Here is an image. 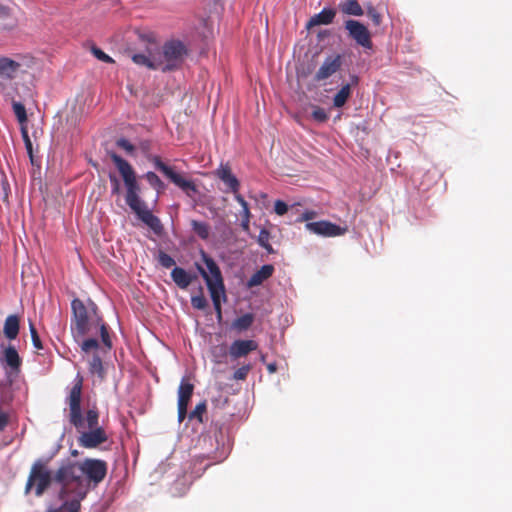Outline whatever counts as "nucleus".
I'll use <instances>...</instances> for the list:
<instances>
[{
	"instance_id": "obj_51",
	"label": "nucleus",
	"mask_w": 512,
	"mask_h": 512,
	"mask_svg": "<svg viewBox=\"0 0 512 512\" xmlns=\"http://www.w3.org/2000/svg\"><path fill=\"white\" fill-rule=\"evenodd\" d=\"M8 15H9L8 8L0 4V18H5Z\"/></svg>"
},
{
	"instance_id": "obj_31",
	"label": "nucleus",
	"mask_w": 512,
	"mask_h": 512,
	"mask_svg": "<svg viewBox=\"0 0 512 512\" xmlns=\"http://www.w3.org/2000/svg\"><path fill=\"white\" fill-rule=\"evenodd\" d=\"M12 108L17 117V120L19 121V123L22 126H24V124L27 121V114H26V109H25L24 105L21 104L20 102L13 101Z\"/></svg>"
},
{
	"instance_id": "obj_10",
	"label": "nucleus",
	"mask_w": 512,
	"mask_h": 512,
	"mask_svg": "<svg viewBox=\"0 0 512 512\" xmlns=\"http://www.w3.org/2000/svg\"><path fill=\"white\" fill-rule=\"evenodd\" d=\"M153 163L159 171H161L165 176H167L175 185H177L181 189L185 191L196 190L195 185L191 181L184 179L181 175L174 172L172 168L163 163L158 157H155L153 159Z\"/></svg>"
},
{
	"instance_id": "obj_19",
	"label": "nucleus",
	"mask_w": 512,
	"mask_h": 512,
	"mask_svg": "<svg viewBox=\"0 0 512 512\" xmlns=\"http://www.w3.org/2000/svg\"><path fill=\"white\" fill-rule=\"evenodd\" d=\"M274 272V267L271 264L263 265L257 270L248 280L247 286L249 288L261 285L265 280L270 278Z\"/></svg>"
},
{
	"instance_id": "obj_15",
	"label": "nucleus",
	"mask_w": 512,
	"mask_h": 512,
	"mask_svg": "<svg viewBox=\"0 0 512 512\" xmlns=\"http://www.w3.org/2000/svg\"><path fill=\"white\" fill-rule=\"evenodd\" d=\"M258 344L254 340H236L229 347V355L233 359H238L255 351Z\"/></svg>"
},
{
	"instance_id": "obj_40",
	"label": "nucleus",
	"mask_w": 512,
	"mask_h": 512,
	"mask_svg": "<svg viewBox=\"0 0 512 512\" xmlns=\"http://www.w3.org/2000/svg\"><path fill=\"white\" fill-rule=\"evenodd\" d=\"M250 370H251L250 365L242 366L234 372L233 378L235 380H244L247 377Z\"/></svg>"
},
{
	"instance_id": "obj_50",
	"label": "nucleus",
	"mask_w": 512,
	"mask_h": 512,
	"mask_svg": "<svg viewBox=\"0 0 512 512\" xmlns=\"http://www.w3.org/2000/svg\"><path fill=\"white\" fill-rule=\"evenodd\" d=\"M250 218H242L241 227L244 231H249Z\"/></svg>"
},
{
	"instance_id": "obj_39",
	"label": "nucleus",
	"mask_w": 512,
	"mask_h": 512,
	"mask_svg": "<svg viewBox=\"0 0 512 512\" xmlns=\"http://www.w3.org/2000/svg\"><path fill=\"white\" fill-rule=\"evenodd\" d=\"M93 55L100 61L106 62V63H112L113 59L107 55L105 52H103L101 49L93 47L92 48Z\"/></svg>"
},
{
	"instance_id": "obj_44",
	"label": "nucleus",
	"mask_w": 512,
	"mask_h": 512,
	"mask_svg": "<svg viewBox=\"0 0 512 512\" xmlns=\"http://www.w3.org/2000/svg\"><path fill=\"white\" fill-rule=\"evenodd\" d=\"M117 146L125 150L127 153L132 154L135 150L134 146L126 139L121 138L117 141Z\"/></svg>"
},
{
	"instance_id": "obj_41",
	"label": "nucleus",
	"mask_w": 512,
	"mask_h": 512,
	"mask_svg": "<svg viewBox=\"0 0 512 512\" xmlns=\"http://www.w3.org/2000/svg\"><path fill=\"white\" fill-rule=\"evenodd\" d=\"M367 15L376 26L380 25L381 15L372 6L367 7Z\"/></svg>"
},
{
	"instance_id": "obj_25",
	"label": "nucleus",
	"mask_w": 512,
	"mask_h": 512,
	"mask_svg": "<svg viewBox=\"0 0 512 512\" xmlns=\"http://www.w3.org/2000/svg\"><path fill=\"white\" fill-rule=\"evenodd\" d=\"M132 61L140 66H145L149 69L158 70V62H157V55L151 57H148L144 54H134L132 56Z\"/></svg>"
},
{
	"instance_id": "obj_49",
	"label": "nucleus",
	"mask_w": 512,
	"mask_h": 512,
	"mask_svg": "<svg viewBox=\"0 0 512 512\" xmlns=\"http://www.w3.org/2000/svg\"><path fill=\"white\" fill-rule=\"evenodd\" d=\"M216 350H217V348H215V350L213 352L214 353V357H215V361L220 363L221 362L220 357H225L226 356V349L224 347H221L219 354H216Z\"/></svg>"
},
{
	"instance_id": "obj_14",
	"label": "nucleus",
	"mask_w": 512,
	"mask_h": 512,
	"mask_svg": "<svg viewBox=\"0 0 512 512\" xmlns=\"http://www.w3.org/2000/svg\"><path fill=\"white\" fill-rule=\"evenodd\" d=\"M71 306L73 311V319L71 325H78V327L82 330L84 321L93 316V311H95V308L92 307L91 310H88L83 302L79 299H74Z\"/></svg>"
},
{
	"instance_id": "obj_6",
	"label": "nucleus",
	"mask_w": 512,
	"mask_h": 512,
	"mask_svg": "<svg viewBox=\"0 0 512 512\" xmlns=\"http://www.w3.org/2000/svg\"><path fill=\"white\" fill-rule=\"evenodd\" d=\"M187 54L185 45L178 40L167 42L157 54L158 70L169 71L177 68Z\"/></svg>"
},
{
	"instance_id": "obj_28",
	"label": "nucleus",
	"mask_w": 512,
	"mask_h": 512,
	"mask_svg": "<svg viewBox=\"0 0 512 512\" xmlns=\"http://www.w3.org/2000/svg\"><path fill=\"white\" fill-rule=\"evenodd\" d=\"M253 321H254V317L252 314H245V315L237 318L233 322V328H235L239 331H244L252 325Z\"/></svg>"
},
{
	"instance_id": "obj_47",
	"label": "nucleus",
	"mask_w": 512,
	"mask_h": 512,
	"mask_svg": "<svg viewBox=\"0 0 512 512\" xmlns=\"http://www.w3.org/2000/svg\"><path fill=\"white\" fill-rule=\"evenodd\" d=\"M187 406L188 404L181 405V403H178V419L180 422H182L186 417Z\"/></svg>"
},
{
	"instance_id": "obj_3",
	"label": "nucleus",
	"mask_w": 512,
	"mask_h": 512,
	"mask_svg": "<svg viewBox=\"0 0 512 512\" xmlns=\"http://www.w3.org/2000/svg\"><path fill=\"white\" fill-rule=\"evenodd\" d=\"M110 158L117 167L126 187V203L131 210L149 226L153 231L159 232L162 228L160 220L154 216L144 201L141 200L140 186L137 182L135 171L132 166L114 152L109 153Z\"/></svg>"
},
{
	"instance_id": "obj_18",
	"label": "nucleus",
	"mask_w": 512,
	"mask_h": 512,
	"mask_svg": "<svg viewBox=\"0 0 512 512\" xmlns=\"http://www.w3.org/2000/svg\"><path fill=\"white\" fill-rule=\"evenodd\" d=\"M99 336H86L82 338L79 342H77L85 354L92 353L93 355H97L98 351L102 349L108 350L102 343V340L99 341Z\"/></svg>"
},
{
	"instance_id": "obj_16",
	"label": "nucleus",
	"mask_w": 512,
	"mask_h": 512,
	"mask_svg": "<svg viewBox=\"0 0 512 512\" xmlns=\"http://www.w3.org/2000/svg\"><path fill=\"white\" fill-rule=\"evenodd\" d=\"M215 175L227 185V187L236 195L239 194L238 190L240 183L235 175L231 172L228 164H221L215 171Z\"/></svg>"
},
{
	"instance_id": "obj_43",
	"label": "nucleus",
	"mask_w": 512,
	"mask_h": 512,
	"mask_svg": "<svg viewBox=\"0 0 512 512\" xmlns=\"http://www.w3.org/2000/svg\"><path fill=\"white\" fill-rule=\"evenodd\" d=\"M274 210L277 215L282 216L287 213L288 205L282 200H277L275 201Z\"/></svg>"
},
{
	"instance_id": "obj_33",
	"label": "nucleus",
	"mask_w": 512,
	"mask_h": 512,
	"mask_svg": "<svg viewBox=\"0 0 512 512\" xmlns=\"http://www.w3.org/2000/svg\"><path fill=\"white\" fill-rule=\"evenodd\" d=\"M270 233L266 229H262L258 235V243L261 247L266 249L269 253L272 252V247L269 244Z\"/></svg>"
},
{
	"instance_id": "obj_27",
	"label": "nucleus",
	"mask_w": 512,
	"mask_h": 512,
	"mask_svg": "<svg viewBox=\"0 0 512 512\" xmlns=\"http://www.w3.org/2000/svg\"><path fill=\"white\" fill-rule=\"evenodd\" d=\"M4 359L8 366L17 369L20 366L21 360L18 352L13 346H9L4 351Z\"/></svg>"
},
{
	"instance_id": "obj_8",
	"label": "nucleus",
	"mask_w": 512,
	"mask_h": 512,
	"mask_svg": "<svg viewBox=\"0 0 512 512\" xmlns=\"http://www.w3.org/2000/svg\"><path fill=\"white\" fill-rule=\"evenodd\" d=\"M345 28L357 44L364 48L372 47L370 33L362 23L356 20H348L345 22Z\"/></svg>"
},
{
	"instance_id": "obj_32",
	"label": "nucleus",
	"mask_w": 512,
	"mask_h": 512,
	"mask_svg": "<svg viewBox=\"0 0 512 512\" xmlns=\"http://www.w3.org/2000/svg\"><path fill=\"white\" fill-rule=\"evenodd\" d=\"M311 117L314 121L317 123H324L328 119V114L326 111L319 107V106H313V111L311 113Z\"/></svg>"
},
{
	"instance_id": "obj_48",
	"label": "nucleus",
	"mask_w": 512,
	"mask_h": 512,
	"mask_svg": "<svg viewBox=\"0 0 512 512\" xmlns=\"http://www.w3.org/2000/svg\"><path fill=\"white\" fill-rule=\"evenodd\" d=\"M8 423V416L0 411V431H2Z\"/></svg>"
},
{
	"instance_id": "obj_38",
	"label": "nucleus",
	"mask_w": 512,
	"mask_h": 512,
	"mask_svg": "<svg viewBox=\"0 0 512 512\" xmlns=\"http://www.w3.org/2000/svg\"><path fill=\"white\" fill-rule=\"evenodd\" d=\"M29 328H30V334H31L33 346L38 350L42 349V343H41V340L37 333L36 328L34 327V325L32 323H30Z\"/></svg>"
},
{
	"instance_id": "obj_34",
	"label": "nucleus",
	"mask_w": 512,
	"mask_h": 512,
	"mask_svg": "<svg viewBox=\"0 0 512 512\" xmlns=\"http://www.w3.org/2000/svg\"><path fill=\"white\" fill-rule=\"evenodd\" d=\"M149 184L158 191L164 189V184L154 172H147L145 175Z\"/></svg>"
},
{
	"instance_id": "obj_35",
	"label": "nucleus",
	"mask_w": 512,
	"mask_h": 512,
	"mask_svg": "<svg viewBox=\"0 0 512 512\" xmlns=\"http://www.w3.org/2000/svg\"><path fill=\"white\" fill-rule=\"evenodd\" d=\"M191 304L194 308H196L198 310H203L206 308L207 300L205 299V297L202 294V289H200L199 295H195V296L191 297Z\"/></svg>"
},
{
	"instance_id": "obj_2",
	"label": "nucleus",
	"mask_w": 512,
	"mask_h": 512,
	"mask_svg": "<svg viewBox=\"0 0 512 512\" xmlns=\"http://www.w3.org/2000/svg\"><path fill=\"white\" fill-rule=\"evenodd\" d=\"M83 379L79 375L75 378L66 402L69 406V421L80 434L78 443L81 447L92 449L105 443L108 435L99 425V412L92 407L85 414L81 410Z\"/></svg>"
},
{
	"instance_id": "obj_46",
	"label": "nucleus",
	"mask_w": 512,
	"mask_h": 512,
	"mask_svg": "<svg viewBox=\"0 0 512 512\" xmlns=\"http://www.w3.org/2000/svg\"><path fill=\"white\" fill-rule=\"evenodd\" d=\"M110 181L112 183V193L118 194L120 192V182L116 176L110 175Z\"/></svg>"
},
{
	"instance_id": "obj_22",
	"label": "nucleus",
	"mask_w": 512,
	"mask_h": 512,
	"mask_svg": "<svg viewBox=\"0 0 512 512\" xmlns=\"http://www.w3.org/2000/svg\"><path fill=\"white\" fill-rule=\"evenodd\" d=\"M4 335L12 340L15 339L19 332V320L17 316L10 315L6 318L3 329Z\"/></svg>"
},
{
	"instance_id": "obj_20",
	"label": "nucleus",
	"mask_w": 512,
	"mask_h": 512,
	"mask_svg": "<svg viewBox=\"0 0 512 512\" xmlns=\"http://www.w3.org/2000/svg\"><path fill=\"white\" fill-rule=\"evenodd\" d=\"M171 277L175 284L181 289H186L195 278L194 275L188 273L186 270L180 267H175L172 270Z\"/></svg>"
},
{
	"instance_id": "obj_37",
	"label": "nucleus",
	"mask_w": 512,
	"mask_h": 512,
	"mask_svg": "<svg viewBox=\"0 0 512 512\" xmlns=\"http://www.w3.org/2000/svg\"><path fill=\"white\" fill-rule=\"evenodd\" d=\"M158 261L165 268H170L175 265V260L170 255L164 252L159 253Z\"/></svg>"
},
{
	"instance_id": "obj_29",
	"label": "nucleus",
	"mask_w": 512,
	"mask_h": 512,
	"mask_svg": "<svg viewBox=\"0 0 512 512\" xmlns=\"http://www.w3.org/2000/svg\"><path fill=\"white\" fill-rule=\"evenodd\" d=\"M191 227L193 231L202 239H207L209 237L210 228L209 225L204 222H199L196 220L191 221Z\"/></svg>"
},
{
	"instance_id": "obj_4",
	"label": "nucleus",
	"mask_w": 512,
	"mask_h": 512,
	"mask_svg": "<svg viewBox=\"0 0 512 512\" xmlns=\"http://www.w3.org/2000/svg\"><path fill=\"white\" fill-rule=\"evenodd\" d=\"M202 259L206 265L207 270L203 269L201 266H198V270L206 282L211 299L213 301L214 309L218 319L220 320L222 316L221 302L226 301L225 287L221 271L216 262L207 254L202 253Z\"/></svg>"
},
{
	"instance_id": "obj_53",
	"label": "nucleus",
	"mask_w": 512,
	"mask_h": 512,
	"mask_svg": "<svg viewBox=\"0 0 512 512\" xmlns=\"http://www.w3.org/2000/svg\"><path fill=\"white\" fill-rule=\"evenodd\" d=\"M269 372L273 373L276 371V365L275 364H269L268 365Z\"/></svg>"
},
{
	"instance_id": "obj_13",
	"label": "nucleus",
	"mask_w": 512,
	"mask_h": 512,
	"mask_svg": "<svg viewBox=\"0 0 512 512\" xmlns=\"http://www.w3.org/2000/svg\"><path fill=\"white\" fill-rule=\"evenodd\" d=\"M342 61L340 55L327 57L315 73L316 81H323L334 75L341 67Z\"/></svg>"
},
{
	"instance_id": "obj_9",
	"label": "nucleus",
	"mask_w": 512,
	"mask_h": 512,
	"mask_svg": "<svg viewBox=\"0 0 512 512\" xmlns=\"http://www.w3.org/2000/svg\"><path fill=\"white\" fill-rule=\"evenodd\" d=\"M305 227L311 233L325 237L340 236L347 231L346 228H342L328 221L309 222Z\"/></svg>"
},
{
	"instance_id": "obj_1",
	"label": "nucleus",
	"mask_w": 512,
	"mask_h": 512,
	"mask_svg": "<svg viewBox=\"0 0 512 512\" xmlns=\"http://www.w3.org/2000/svg\"><path fill=\"white\" fill-rule=\"evenodd\" d=\"M106 475V464L97 459L68 463L58 469L55 481L59 484V498L62 504L48 512H79L90 483L98 484Z\"/></svg>"
},
{
	"instance_id": "obj_42",
	"label": "nucleus",
	"mask_w": 512,
	"mask_h": 512,
	"mask_svg": "<svg viewBox=\"0 0 512 512\" xmlns=\"http://www.w3.org/2000/svg\"><path fill=\"white\" fill-rule=\"evenodd\" d=\"M205 410H206L205 403L198 404L194 408V410L191 412L190 418H197L200 422H202V414L205 412Z\"/></svg>"
},
{
	"instance_id": "obj_12",
	"label": "nucleus",
	"mask_w": 512,
	"mask_h": 512,
	"mask_svg": "<svg viewBox=\"0 0 512 512\" xmlns=\"http://www.w3.org/2000/svg\"><path fill=\"white\" fill-rule=\"evenodd\" d=\"M153 163L159 171H161L165 176H167L175 185H177L181 189L185 191L196 190L195 185L191 181L184 179L181 175L174 172L172 168L163 163L158 157H155L153 159Z\"/></svg>"
},
{
	"instance_id": "obj_36",
	"label": "nucleus",
	"mask_w": 512,
	"mask_h": 512,
	"mask_svg": "<svg viewBox=\"0 0 512 512\" xmlns=\"http://www.w3.org/2000/svg\"><path fill=\"white\" fill-rule=\"evenodd\" d=\"M235 199L242 207V212H241L242 218H251V213H250V210L248 207V203L245 201V199L240 194H236Z\"/></svg>"
},
{
	"instance_id": "obj_45",
	"label": "nucleus",
	"mask_w": 512,
	"mask_h": 512,
	"mask_svg": "<svg viewBox=\"0 0 512 512\" xmlns=\"http://www.w3.org/2000/svg\"><path fill=\"white\" fill-rule=\"evenodd\" d=\"M21 133H22L23 140L25 142L26 149H27L28 153L30 154V156H32V143H31V140L28 135V131L25 126L21 127Z\"/></svg>"
},
{
	"instance_id": "obj_52",
	"label": "nucleus",
	"mask_w": 512,
	"mask_h": 512,
	"mask_svg": "<svg viewBox=\"0 0 512 512\" xmlns=\"http://www.w3.org/2000/svg\"><path fill=\"white\" fill-rule=\"evenodd\" d=\"M314 217V212H305L302 217H301V220H309V219H312Z\"/></svg>"
},
{
	"instance_id": "obj_5",
	"label": "nucleus",
	"mask_w": 512,
	"mask_h": 512,
	"mask_svg": "<svg viewBox=\"0 0 512 512\" xmlns=\"http://www.w3.org/2000/svg\"><path fill=\"white\" fill-rule=\"evenodd\" d=\"M73 337L76 342H79L86 336H99L103 345L110 349L112 344L105 324L97 316L96 311H93V316L84 321L83 329L81 330L78 325H71Z\"/></svg>"
},
{
	"instance_id": "obj_23",
	"label": "nucleus",
	"mask_w": 512,
	"mask_h": 512,
	"mask_svg": "<svg viewBox=\"0 0 512 512\" xmlns=\"http://www.w3.org/2000/svg\"><path fill=\"white\" fill-rule=\"evenodd\" d=\"M339 9L347 15L361 16L364 11L357 0H345L339 4Z\"/></svg>"
},
{
	"instance_id": "obj_21",
	"label": "nucleus",
	"mask_w": 512,
	"mask_h": 512,
	"mask_svg": "<svg viewBox=\"0 0 512 512\" xmlns=\"http://www.w3.org/2000/svg\"><path fill=\"white\" fill-rule=\"evenodd\" d=\"M335 11L332 9H323L320 13L314 15L308 22V27L330 24L334 17Z\"/></svg>"
},
{
	"instance_id": "obj_7",
	"label": "nucleus",
	"mask_w": 512,
	"mask_h": 512,
	"mask_svg": "<svg viewBox=\"0 0 512 512\" xmlns=\"http://www.w3.org/2000/svg\"><path fill=\"white\" fill-rule=\"evenodd\" d=\"M52 479V474L46 464L42 460H37L31 467L25 493H29L34 488L35 494L41 496L51 484Z\"/></svg>"
},
{
	"instance_id": "obj_11",
	"label": "nucleus",
	"mask_w": 512,
	"mask_h": 512,
	"mask_svg": "<svg viewBox=\"0 0 512 512\" xmlns=\"http://www.w3.org/2000/svg\"><path fill=\"white\" fill-rule=\"evenodd\" d=\"M153 163L159 171H161L165 176H167L175 185H177L181 189L185 191L196 190L195 185L191 181L184 179L181 175L174 172L172 168L163 163L158 157H155L153 159Z\"/></svg>"
},
{
	"instance_id": "obj_17",
	"label": "nucleus",
	"mask_w": 512,
	"mask_h": 512,
	"mask_svg": "<svg viewBox=\"0 0 512 512\" xmlns=\"http://www.w3.org/2000/svg\"><path fill=\"white\" fill-rule=\"evenodd\" d=\"M21 64L7 57L0 58V77L14 79L21 71Z\"/></svg>"
},
{
	"instance_id": "obj_30",
	"label": "nucleus",
	"mask_w": 512,
	"mask_h": 512,
	"mask_svg": "<svg viewBox=\"0 0 512 512\" xmlns=\"http://www.w3.org/2000/svg\"><path fill=\"white\" fill-rule=\"evenodd\" d=\"M89 370L92 374L98 375L101 379L104 377L102 361L98 355H93L92 360L89 362Z\"/></svg>"
},
{
	"instance_id": "obj_26",
	"label": "nucleus",
	"mask_w": 512,
	"mask_h": 512,
	"mask_svg": "<svg viewBox=\"0 0 512 512\" xmlns=\"http://www.w3.org/2000/svg\"><path fill=\"white\" fill-rule=\"evenodd\" d=\"M351 96V86L350 84L344 85L334 96L333 105L336 108H341L347 102L349 97Z\"/></svg>"
},
{
	"instance_id": "obj_24",
	"label": "nucleus",
	"mask_w": 512,
	"mask_h": 512,
	"mask_svg": "<svg viewBox=\"0 0 512 512\" xmlns=\"http://www.w3.org/2000/svg\"><path fill=\"white\" fill-rule=\"evenodd\" d=\"M193 390V384L187 382L186 379H182L178 389V403H181V405L188 404L193 394Z\"/></svg>"
}]
</instances>
